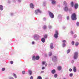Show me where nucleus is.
I'll use <instances>...</instances> for the list:
<instances>
[{"label": "nucleus", "mask_w": 79, "mask_h": 79, "mask_svg": "<svg viewBox=\"0 0 79 79\" xmlns=\"http://www.w3.org/2000/svg\"><path fill=\"white\" fill-rule=\"evenodd\" d=\"M71 19L72 20H76L77 18H76V14L75 13H73L72 14L71 16Z\"/></svg>", "instance_id": "1"}, {"label": "nucleus", "mask_w": 79, "mask_h": 79, "mask_svg": "<svg viewBox=\"0 0 79 79\" xmlns=\"http://www.w3.org/2000/svg\"><path fill=\"white\" fill-rule=\"evenodd\" d=\"M64 5H65V6L64 8V10L65 11H67L68 10V7L66 6L68 5V4L66 3V2H64Z\"/></svg>", "instance_id": "2"}, {"label": "nucleus", "mask_w": 79, "mask_h": 79, "mask_svg": "<svg viewBox=\"0 0 79 79\" xmlns=\"http://www.w3.org/2000/svg\"><path fill=\"white\" fill-rule=\"evenodd\" d=\"M59 33H58V31L57 30L56 31L55 34L54 35V37L56 39H57L58 37V35Z\"/></svg>", "instance_id": "3"}, {"label": "nucleus", "mask_w": 79, "mask_h": 79, "mask_svg": "<svg viewBox=\"0 0 79 79\" xmlns=\"http://www.w3.org/2000/svg\"><path fill=\"white\" fill-rule=\"evenodd\" d=\"M48 13L50 17H51V18H54V15H53V14L51 12H49Z\"/></svg>", "instance_id": "4"}, {"label": "nucleus", "mask_w": 79, "mask_h": 79, "mask_svg": "<svg viewBox=\"0 0 79 79\" xmlns=\"http://www.w3.org/2000/svg\"><path fill=\"white\" fill-rule=\"evenodd\" d=\"M78 55V53L77 52H75L74 53V58L75 60V59H77V55Z\"/></svg>", "instance_id": "5"}, {"label": "nucleus", "mask_w": 79, "mask_h": 79, "mask_svg": "<svg viewBox=\"0 0 79 79\" xmlns=\"http://www.w3.org/2000/svg\"><path fill=\"white\" fill-rule=\"evenodd\" d=\"M38 35L37 34H35L34 35V39L35 40H38Z\"/></svg>", "instance_id": "6"}, {"label": "nucleus", "mask_w": 79, "mask_h": 79, "mask_svg": "<svg viewBox=\"0 0 79 79\" xmlns=\"http://www.w3.org/2000/svg\"><path fill=\"white\" fill-rule=\"evenodd\" d=\"M40 12H41V11H40V10L37 9L35 10V13L36 15H37L38 13H40Z\"/></svg>", "instance_id": "7"}, {"label": "nucleus", "mask_w": 79, "mask_h": 79, "mask_svg": "<svg viewBox=\"0 0 79 79\" xmlns=\"http://www.w3.org/2000/svg\"><path fill=\"white\" fill-rule=\"evenodd\" d=\"M30 8H34V4H33V3H30Z\"/></svg>", "instance_id": "8"}, {"label": "nucleus", "mask_w": 79, "mask_h": 79, "mask_svg": "<svg viewBox=\"0 0 79 79\" xmlns=\"http://www.w3.org/2000/svg\"><path fill=\"white\" fill-rule=\"evenodd\" d=\"M50 48L51 49H53V43H51Z\"/></svg>", "instance_id": "9"}, {"label": "nucleus", "mask_w": 79, "mask_h": 79, "mask_svg": "<svg viewBox=\"0 0 79 79\" xmlns=\"http://www.w3.org/2000/svg\"><path fill=\"white\" fill-rule=\"evenodd\" d=\"M74 7L75 9H77L78 8V4L77 3L75 4L74 5Z\"/></svg>", "instance_id": "10"}, {"label": "nucleus", "mask_w": 79, "mask_h": 79, "mask_svg": "<svg viewBox=\"0 0 79 79\" xmlns=\"http://www.w3.org/2000/svg\"><path fill=\"white\" fill-rule=\"evenodd\" d=\"M73 70L74 72L75 73L76 72V71H77V69H76V67H74L73 68Z\"/></svg>", "instance_id": "11"}, {"label": "nucleus", "mask_w": 79, "mask_h": 79, "mask_svg": "<svg viewBox=\"0 0 79 79\" xmlns=\"http://www.w3.org/2000/svg\"><path fill=\"white\" fill-rule=\"evenodd\" d=\"M56 56H54L52 58V60L53 61H55V60H56Z\"/></svg>", "instance_id": "12"}, {"label": "nucleus", "mask_w": 79, "mask_h": 79, "mask_svg": "<svg viewBox=\"0 0 79 79\" xmlns=\"http://www.w3.org/2000/svg\"><path fill=\"white\" fill-rule=\"evenodd\" d=\"M41 41L43 43H44L45 42V38H43L41 39Z\"/></svg>", "instance_id": "13"}, {"label": "nucleus", "mask_w": 79, "mask_h": 79, "mask_svg": "<svg viewBox=\"0 0 79 79\" xmlns=\"http://www.w3.org/2000/svg\"><path fill=\"white\" fill-rule=\"evenodd\" d=\"M62 68L60 66H59L57 67V69L58 71H60V70H61Z\"/></svg>", "instance_id": "14"}, {"label": "nucleus", "mask_w": 79, "mask_h": 79, "mask_svg": "<svg viewBox=\"0 0 79 79\" xmlns=\"http://www.w3.org/2000/svg\"><path fill=\"white\" fill-rule=\"evenodd\" d=\"M52 2L53 5H54L56 3V1L54 0H52Z\"/></svg>", "instance_id": "15"}, {"label": "nucleus", "mask_w": 79, "mask_h": 79, "mask_svg": "<svg viewBox=\"0 0 79 79\" xmlns=\"http://www.w3.org/2000/svg\"><path fill=\"white\" fill-rule=\"evenodd\" d=\"M51 73L52 74H55L56 73V71L55 69H53L52 70Z\"/></svg>", "instance_id": "16"}, {"label": "nucleus", "mask_w": 79, "mask_h": 79, "mask_svg": "<svg viewBox=\"0 0 79 79\" xmlns=\"http://www.w3.org/2000/svg\"><path fill=\"white\" fill-rule=\"evenodd\" d=\"M36 59V57H35V56H33L32 57V60H34V61L35 60V59Z\"/></svg>", "instance_id": "17"}, {"label": "nucleus", "mask_w": 79, "mask_h": 79, "mask_svg": "<svg viewBox=\"0 0 79 79\" xmlns=\"http://www.w3.org/2000/svg\"><path fill=\"white\" fill-rule=\"evenodd\" d=\"M40 59V56H36V60H39Z\"/></svg>", "instance_id": "18"}, {"label": "nucleus", "mask_w": 79, "mask_h": 79, "mask_svg": "<svg viewBox=\"0 0 79 79\" xmlns=\"http://www.w3.org/2000/svg\"><path fill=\"white\" fill-rule=\"evenodd\" d=\"M0 9L1 10H3V7L2 5H0Z\"/></svg>", "instance_id": "19"}, {"label": "nucleus", "mask_w": 79, "mask_h": 79, "mask_svg": "<svg viewBox=\"0 0 79 79\" xmlns=\"http://www.w3.org/2000/svg\"><path fill=\"white\" fill-rule=\"evenodd\" d=\"M70 4L72 7H73V6H74V2H71Z\"/></svg>", "instance_id": "20"}, {"label": "nucleus", "mask_w": 79, "mask_h": 79, "mask_svg": "<svg viewBox=\"0 0 79 79\" xmlns=\"http://www.w3.org/2000/svg\"><path fill=\"white\" fill-rule=\"evenodd\" d=\"M37 79H42V78L41 76H39L37 77Z\"/></svg>", "instance_id": "21"}, {"label": "nucleus", "mask_w": 79, "mask_h": 79, "mask_svg": "<svg viewBox=\"0 0 79 79\" xmlns=\"http://www.w3.org/2000/svg\"><path fill=\"white\" fill-rule=\"evenodd\" d=\"M29 72L30 75H31V74H32V71H31V70H29Z\"/></svg>", "instance_id": "22"}, {"label": "nucleus", "mask_w": 79, "mask_h": 79, "mask_svg": "<svg viewBox=\"0 0 79 79\" xmlns=\"http://www.w3.org/2000/svg\"><path fill=\"white\" fill-rule=\"evenodd\" d=\"M43 29H47V26L45 25H44L43 27Z\"/></svg>", "instance_id": "23"}, {"label": "nucleus", "mask_w": 79, "mask_h": 79, "mask_svg": "<svg viewBox=\"0 0 79 79\" xmlns=\"http://www.w3.org/2000/svg\"><path fill=\"white\" fill-rule=\"evenodd\" d=\"M70 51H71V50L69 49H68V50L67 51V53H69Z\"/></svg>", "instance_id": "24"}, {"label": "nucleus", "mask_w": 79, "mask_h": 79, "mask_svg": "<svg viewBox=\"0 0 79 79\" xmlns=\"http://www.w3.org/2000/svg\"><path fill=\"white\" fill-rule=\"evenodd\" d=\"M52 53L51 52H50L49 54V56H52Z\"/></svg>", "instance_id": "25"}, {"label": "nucleus", "mask_w": 79, "mask_h": 79, "mask_svg": "<svg viewBox=\"0 0 79 79\" xmlns=\"http://www.w3.org/2000/svg\"><path fill=\"white\" fill-rule=\"evenodd\" d=\"M72 45H74V41H72Z\"/></svg>", "instance_id": "26"}, {"label": "nucleus", "mask_w": 79, "mask_h": 79, "mask_svg": "<svg viewBox=\"0 0 79 79\" xmlns=\"http://www.w3.org/2000/svg\"><path fill=\"white\" fill-rule=\"evenodd\" d=\"M79 45V43L77 42H76L75 44V45L76 46H77V45Z\"/></svg>", "instance_id": "27"}, {"label": "nucleus", "mask_w": 79, "mask_h": 79, "mask_svg": "<svg viewBox=\"0 0 79 79\" xmlns=\"http://www.w3.org/2000/svg\"><path fill=\"white\" fill-rule=\"evenodd\" d=\"M62 46L63 47H64L66 46V44H65V43H63L62 45Z\"/></svg>", "instance_id": "28"}, {"label": "nucleus", "mask_w": 79, "mask_h": 79, "mask_svg": "<svg viewBox=\"0 0 79 79\" xmlns=\"http://www.w3.org/2000/svg\"><path fill=\"white\" fill-rule=\"evenodd\" d=\"M58 76V75H57V74H56L54 75V77H57Z\"/></svg>", "instance_id": "29"}, {"label": "nucleus", "mask_w": 79, "mask_h": 79, "mask_svg": "<svg viewBox=\"0 0 79 79\" xmlns=\"http://www.w3.org/2000/svg\"><path fill=\"white\" fill-rule=\"evenodd\" d=\"M44 38H45V39L47 38V35H45L44 36Z\"/></svg>", "instance_id": "30"}, {"label": "nucleus", "mask_w": 79, "mask_h": 79, "mask_svg": "<svg viewBox=\"0 0 79 79\" xmlns=\"http://www.w3.org/2000/svg\"><path fill=\"white\" fill-rule=\"evenodd\" d=\"M14 76L15 77V78H16L17 77H16V75L14 73Z\"/></svg>", "instance_id": "31"}, {"label": "nucleus", "mask_w": 79, "mask_h": 79, "mask_svg": "<svg viewBox=\"0 0 79 79\" xmlns=\"http://www.w3.org/2000/svg\"><path fill=\"white\" fill-rule=\"evenodd\" d=\"M45 64V61H43L42 62V64Z\"/></svg>", "instance_id": "32"}, {"label": "nucleus", "mask_w": 79, "mask_h": 79, "mask_svg": "<svg viewBox=\"0 0 79 79\" xmlns=\"http://www.w3.org/2000/svg\"><path fill=\"white\" fill-rule=\"evenodd\" d=\"M2 70L3 71H5V68H2Z\"/></svg>", "instance_id": "33"}, {"label": "nucleus", "mask_w": 79, "mask_h": 79, "mask_svg": "<svg viewBox=\"0 0 79 79\" xmlns=\"http://www.w3.org/2000/svg\"><path fill=\"white\" fill-rule=\"evenodd\" d=\"M70 77H72L73 76V73H70L69 75Z\"/></svg>", "instance_id": "34"}, {"label": "nucleus", "mask_w": 79, "mask_h": 79, "mask_svg": "<svg viewBox=\"0 0 79 79\" xmlns=\"http://www.w3.org/2000/svg\"><path fill=\"white\" fill-rule=\"evenodd\" d=\"M22 73H23V74H25V73H26V72H25V71H23Z\"/></svg>", "instance_id": "35"}, {"label": "nucleus", "mask_w": 79, "mask_h": 79, "mask_svg": "<svg viewBox=\"0 0 79 79\" xmlns=\"http://www.w3.org/2000/svg\"><path fill=\"white\" fill-rule=\"evenodd\" d=\"M73 71V70H72V69H69V71H70V72H71V71Z\"/></svg>", "instance_id": "36"}, {"label": "nucleus", "mask_w": 79, "mask_h": 79, "mask_svg": "<svg viewBox=\"0 0 79 79\" xmlns=\"http://www.w3.org/2000/svg\"><path fill=\"white\" fill-rule=\"evenodd\" d=\"M10 63L11 64H13V62L12 61H10Z\"/></svg>", "instance_id": "37"}, {"label": "nucleus", "mask_w": 79, "mask_h": 79, "mask_svg": "<svg viewBox=\"0 0 79 79\" xmlns=\"http://www.w3.org/2000/svg\"><path fill=\"white\" fill-rule=\"evenodd\" d=\"M70 33H71V34H73L74 33H73V31H71L70 32Z\"/></svg>", "instance_id": "38"}, {"label": "nucleus", "mask_w": 79, "mask_h": 79, "mask_svg": "<svg viewBox=\"0 0 79 79\" xmlns=\"http://www.w3.org/2000/svg\"><path fill=\"white\" fill-rule=\"evenodd\" d=\"M77 26H79V22H77Z\"/></svg>", "instance_id": "39"}, {"label": "nucleus", "mask_w": 79, "mask_h": 79, "mask_svg": "<svg viewBox=\"0 0 79 79\" xmlns=\"http://www.w3.org/2000/svg\"><path fill=\"white\" fill-rule=\"evenodd\" d=\"M62 42H63V43H64L66 42V41L65 40H64L62 41Z\"/></svg>", "instance_id": "40"}, {"label": "nucleus", "mask_w": 79, "mask_h": 79, "mask_svg": "<svg viewBox=\"0 0 79 79\" xmlns=\"http://www.w3.org/2000/svg\"><path fill=\"white\" fill-rule=\"evenodd\" d=\"M43 21H45V20H46V19H45V18H43Z\"/></svg>", "instance_id": "41"}, {"label": "nucleus", "mask_w": 79, "mask_h": 79, "mask_svg": "<svg viewBox=\"0 0 79 79\" xmlns=\"http://www.w3.org/2000/svg\"><path fill=\"white\" fill-rule=\"evenodd\" d=\"M31 79H33V77L32 76H31L30 77Z\"/></svg>", "instance_id": "42"}, {"label": "nucleus", "mask_w": 79, "mask_h": 79, "mask_svg": "<svg viewBox=\"0 0 79 79\" xmlns=\"http://www.w3.org/2000/svg\"><path fill=\"white\" fill-rule=\"evenodd\" d=\"M67 19L68 20L69 19V16H67Z\"/></svg>", "instance_id": "43"}, {"label": "nucleus", "mask_w": 79, "mask_h": 79, "mask_svg": "<svg viewBox=\"0 0 79 79\" xmlns=\"http://www.w3.org/2000/svg\"><path fill=\"white\" fill-rule=\"evenodd\" d=\"M35 42L34 41H33L32 42V44H34Z\"/></svg>", "instance_id": "44"}, {"label": "nucleus", "mask_w": 79, "mask_h": 79, "mask_svg": "<svg viewBox=\"0 0 79 79\" xmlns=\"http://www.w3.org/2000/svg\"><path fill=\"white\" fill-rule=\"evenodd\" d=\"M45 69V67H43L42 68V69Z\"/></svg>", "instance_id": "45"}, {"label": "nucleus", "mask_w": 79, "mask_h": 79, "mask_svg": "<svg viewBox=\"0 0 79 79\" xmlns=\"http://www.w3.org/2000/svg\"><path fill=\"white\" fill-rule=\"evenodd\" d=\"M74 60H72V63H74Z\"/></svg>", "instance_id": "46"}, {"label": "nucleus", "mask_w": 79, "mask_h": 79, "mask_svg": "<svg viewBox=\"0 0 79 79\" xmlns=\"http://www.w3.org/2000/svg\"><path fill=\"white\" fill-rule=\"evenodd\" d=\"M47 66V64H45V66Z\"/></svg>", "instance_id": "47"}, {"label": "nucleus", "mask_w": 79, "mask_h": 79, "mask_svg": "<svg viewBox=\"0 0 79 79\" xmlns=\"http://www.w3.org/2000/svg\"><path fill=\"white\" fill-rule=\"evenodd\" d=\"M76 35L75 36H74V38H76Z\"/></svg>", "instance_id": "48"}, {"label": "nucleus", "mask_w": 79, "mask_h": 79, "mask_svg": "<svg viewBox=\"0 0 79 79\" xmlns=\"http://www.w3.org/2000/svg\"><path fill=\"white\" fill-rule=\"evenodd\" d=\"M41 73H44V71H42V72H41Z\"/></svg>", "instance_id": "49"}, {"label": "nucleus", "mask_w": 79, "mask_h": 79, "mask_svg": "<svg viewBox=\"0 0 79 79\" xmlns=\"http://www.w3.org/2000/svg\"><path fill=\"white\" fill-rule=\"evenodd\" d=\"M18 1H19H19H20V0H18Z\"/></svg>", "instance_id": "50"}, {"label": "nucleus", "mask_w": 79, "mask_h": 79, "mask_svg": "<svg viewBox=\"0 0 79 79\" xmlns=\"http://www.w3.org/2000/svg\"><path fill=\"white\" fill-rule=\"evenodd\" d=\"M0 40H1V38H0Z\"/></svg>", "instance_id": "51"}]
</instances>
